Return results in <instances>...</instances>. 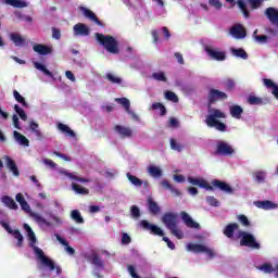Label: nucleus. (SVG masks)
Returning <instances> with one entry per match:
<instances>
[{
    "mask_svg": "<svg viewBox=\"0 0 278 278\" xmlns=\"http://www.w3.org/2000/svg\"><path fill=\"white\" fill-rule=\"evenodd\" d=\"M35 255H37L38 260L43 264V266H47L49 270H55V263L49 257L45 255V251L42 249L36 247V244L30 245Z\"/></svg>",
    "mask_w": 278,
    "mask_h": 278,
    "instance_id": "obj_5",
    "label": "nucleus"
},
{
    "mask_svg": "<svg viewBox=\"0 0 278 278\" xmlns=\"http://www.w3.org/2000/svg\"><path fill=\"white\" fill-rule=\"evenodd\" d=\"M71 218L72 220H75L77 225H84L85 223L84 216H81V213L79 212V210H73L71 212Z\"/></svg>",
    "mask_w": 278,
    "mask_h": 278,
    "instance_id": "obj_37",
    "label": "nucleus"
},
{
    "mask_svg": "<svg viewBox=\"0 0 278 278\" xmlns=\"http://www.w3.org/2000/svg\"><path fill=\"white\" fill-rule=\"evenodd\" d=\"M52 38H54V40H60V38H62V33L60 29L55 27L52 28Z\"/></svg>",
    "mask_w": 278,
    "mask_h": 278,
    "instance_id": "obj_64",
    "label": "nucleus"
},
{
    "mask_svg": "<svg viewBox=\"0 0 278 278\" xmlns=\"http://www.w3.org/2000/svg\"><path fill=\"white\" fill-rule=\"evenodd\" d=\"M153 79L156 81H167L166 74L164 72H156L152 74Z\"/></svg>",
    "mask_w": 278,
    "mask_h": 278,
    "instance_id": "obj_58",
    "label": "nucleus"
},
{
    "mask_svg": "<svg viewBox=\"0 0 278 278\" xmlns=\"http://www.w3.org/2000/svg\"><path fill=\"white\" fill-rule=\"evenodd\" d=\"M256 207H260L261 210H273L275 207V204L271 201H256L254 202Z\"/></svg>",
    "mask_w": 278,
    "mask_h": 278,
    "instance_id": "obj_39",
    "label": "nucleus"
},
{
    "mask_svg": "<svg viewBox=\"0 0 278 278\" xmlns=\"http://www.w3.org/2000/svg\"><path fill=\"white\" fill-rule=\"evenodd\" d=\"M205 52L207 53L211 60H216V62H224L227 59V54L223 51L214 50L212 48H205Z\"/></svg>",
    "mask_w": 278,
    "mask_h": 278,
    "instance_id": "obj_14",
    "label": "nucleus"
},
{
    "mask_svg": "<svg viewBox=\"0 0 278 278\" xmlns=\"http://www.w3.org/2000/svg\"><path fill=\"white\" fill-rule=\"evenodd\" d=\"M148 207L149 212L156 216V214H160V205H157V202L153 201V198H148Z\"/></svg>",
    "mask_w": 278,
    "mask_h": 278,
    "instance_id": "obj_32",
    "label": "nucleus"
},
{
    "mask_svg": "<svg viewBox=\"0 0 278 278\" xmlns=\"http://www.w3.org/2000/svg\"><path fill=\"white\" fill-rule=\"evenodd\" d=\"M229 34L236 40H242V38H247V28L242 24H235L230 27Z\"/></svg>",
    "mask_w": 278,
    "mask_h": 278,
    "instance_id": "obj_8",
    "label": "nucleus"
},
{
    "mask_svg": "<svg viewBox=\"0 0 278 278\" xmlns=\"http://www.w3.org/2000/svg\"><path fill=\"white\" fill-rule=\"evenodd\" d=\"M4 3L7 5H12V8H20V9L27 8L28 5L27 2L22 0H4Z\"/></svg>",
    "mask_w": 278,
    "mask_h": 278,
    "instance_id": "obj_38",
    "label": "nucleus"
},
{
    "mask_svg": "<svg viewBox=\"0 0 278 278\" xmlns=\"http://www.w3.org/2000/svg\"><path fill=\"white\" fill-rule=\"evenodd\" d=\"M115 101H116V103H119V105H122L124 108V110L127 112V114L132 116V118L138 119V115L131 111V102L129 101V99L116 98Z\"/></svg>",
    "mask_w": 278,
    "mask_h": 278,
    "instance_id": "obj_15",
    "label": "nucleus"
},
{
    "mask_svg": "<svg viewBox=\"0 0 278 278\" xmlns=\"http://www.w3.org/2000/svg\"><path fill=\"white\" fill-rule=\"evenodd\" d=\"M7 168L14 175V177H21V172L18 170V166H16V162L12 160L10 156H4Z\"/></svg>",
    "mask_w": 278,
    "mask_h": 278,
    "instance_id": "obj_19",
    "label": "nucleus"
},
{
    "mask_svg": "<svg viewBox=\"0 0 278 278\" xmlns=\"http://www.w3.org/2000/svg\"><path fill=\"white\" fill-rule=\"evenodd\" d=\"M231 53L232 55H235V58H241V60H249V54L242 48H238V49L232 48Z\"/></svg>",
    "mask_w": 278,
    "mask_h": 278,
    "instance_id": "obj_36",
    "label": "nucleus"
},
{
    "mask_svg": "<svg viewBox=\"0 0 278 278\" xmlns=\"http://www.w3.org/2000/svg\"><path fill=\"white\" fill-rule=\"evenodd\" d=\"M206 203L212 207H218L220 205V202L215 197H206Z\"/></svg>",
    "mask_w": 278,
    "mask_h": 278,
    "instance_id": "obj_59",
    "label": "nucleus"
},
{
    "mask_svg": "<svg viewBox=\"0 0 278 278\" xmlns=\"http://www.w3.org/2000/svg\"><path fill=\"white\" fill-rule=\"evenodd\" d=\"M104 78L108 79V81H110L111 84H123V79L112 73H108Z\"/></svg>",
    "mask_w": 278,
    "mask_h": 278,
    "instance_id": "obj_48",
    "label": "nucleus"
},
{
    "mask_svg": "<svg viewBox=\"0 0 278 278\" xmlns=\"http://www.w3.org/2000/svg\"><path fill=\"white\" fill-rule=\"evenodd\" d=\"M161 186L165 188V190H169L174 197H181V191L179 189L175 188L168 180H162Z\"/></svg>",
    "mask_w": 278,
    "mask_h": 278,
    "instance_id": "obj_26",
    "label": "nucleus"
},
{
    "mask_svg": "<svg viewBox=\"0 0 278 278\" xmlns=\"http://www.w3.org/2000/svg\"><path fill=\"white\" fill-rule=\"evenodd\" d=\"M13 97L17 103H21L23 108H27V102L25 101V98L21 96V93L17 90H13Z\"/></svg>",
    "mask_w": 278,
    "mask_h": 278,
    "instance_id": "obj_51",
    "label": "nucleus"
},
{
    "mask_svg": "<svg viewBox=\"0 0 278 278\" xmlns=\"http://www.w3.org/2000/svg\"><path fill=\"white\" fill-rule=\"evenodd\" d=\"M94 36H96V40L102 47H104V49L109 53H113V55L121 53V49L118 48V41L116 40V38H114L113 36H110V35L105 36L101 33H96Z\"/></svg>",
    "mask_w": 278,
    "mask_h": 278,
    "instance_id": "obj_2",
    "label": "nucleus"
},
{
    "mask_svg": "<svg viewBox=\"0 0 278 278\" xmlns=\"http://www.w3.org/2000/svg\"><path fill=\"white\" fill-rule=\"evenodd\" d=\"M24 229L27 232L28 240H29V247H34L36 242H38V239H36V232L31 229V227L28 224H24Z\"/></svg>",
    "mask_w": 278,
    "mask_h": 278,
    "instance_id": "obj_27",
    "label": "nucleus"
},
{
    "mask_svg": "<svg viewBox=\"0 0 278 278\" xmlns=\"http://www.w3.org/2000/svg\"><path fill=\"white\" fill-rule=\"evenodd\" d=\"M237 219L243 227H251V222L249 220V217H247V215L244 214L238 215Z\"/></svg>",
    "mask_w": 278,
    "mask_h": 278,
    "instance_id": "obj_54",
    "label": "nucleus"
},
{
    "mask_svg": "<svg viewBox=\"0 0 278 278\" xmlns=\"http://www.w3.org/2000/svg\"><path fill=\"white\" fill-rule=\"evenodd\" d=\"M263 84L265 87H267L269 90H271V93L274 94L275 99H278V86L273 81V79L264 78Z\"/></svg>",
    "mask_w": 278,
    "mask_h": 278,
    "instance_id": "obj_24",
    "label": "nucleus"
},
{
    "mask_svg": "<svg viewBox=\"0 0 278 278\" xmlns=\"http://www.w3.org/2000/svg\"><path fill=\"white\" fill-rule=\"evenodd\" d=\"M188 251H192V253H204L205 245L199 243H191L188 245Z\"/></svg>",
    "mask_w": 278,
    "mask_h": 278,
    "instance_id": "obj_41",
    "label": "nucleus"
},
{
    "mask_svg": "<svg viewBox=\"0 0 278 278\" xmlns=\"http://www.w3.org/2000/svg\"><path fill=\"white\" fill-rule=\"evenodd\" d=\"M248 103L249 105H262V103H264V100L260 97L251 94L248 97Z\"/></svg>",
    "mask_w": 278,
    "mask_h": 278,
    "instance_id": "obj_45",
    "label": "nucleus"
},
{
    "mask_svg": "<svg viewBox=\"0 0 278 278\" xmlns=\"http://www.w3.org/2000/svg\"><path fill=\"white\" fill-rule=\"evenodd\" d=\"M1 202L9 207V210H18V204L9 195H4L1 198Z\"/></svg>",
    "mask_w": 278,
    "mask_h": 278,
    "instance_id": "obj_28",
    "label": "nucleus"
},
{
    "mask_svg": "<svg viewBox=\"0 0 278 278\" xmlns=\"http://www.w3.org/2000/svg\"><path fill=\"white\" fill-rule=\"evenodd\" d=\"M58 129L62 131V134H65L66 138H75L77 136L66 124L59 123Z\"/></svg>",
    "mask_w": 278,
    "mask_h": 278,
    "instance_id": "obj_25",
    "label": "nucleus"
},
{
    "mask_svg": "<svg viewBox=\"0 0 278 278\" xmlns=\"http://www.w3.org/2000/svg\"><path fill=\"white\" fill-rule=\"evenodd\" d=\"M226 115L219 109H208V115L206 116L205 123L207 127H215L217 131H227V125L218 118H225Z\"/></svg>",
    "mask_w": 278,
    "mask_h": 278,
    "instance_id": "obj_1",
    "label": "nucleus"
},
{
    "mask_svg": "<svg viewBox=\"0 0 278 278\" xmlns=\"http://www.w3.org/2000/svg\"><path fill=\"white\" fill-rule=\"evenodd\" d=\"M148 173L151 175V177H156V178L162 177V169L157 166H153V165L149 166Z\"/></svg>",
    "mask_w": 278,
    "mask_h": 278,
    "instance_id": "obj_44",
    "label": "nucleus"
},
{
    "mask_svg": "<svg viewBox=\"0 0 278 278\" xmlns=\"http://www.w3.org/2000/svg\"><path fill=\"white\" fill-rule=\"evenodd\" d=\"M224 88L227 90V92H231L233 88H236V81L231 78H228L224 81Z\"/></svg>",
    "mask_w": 278,
    "mask_h": 278,
    "instance_id": "obj_52",
    "label": "nucleus"
},
{
    "mask_svg": "<svg viewBox=\"0 0 278 278\" xmlns=\"http://www.w3.org/2000/svg\"><path fill=\"white\" fill-rule=\"evenodd\" d=\"M14 111L16 112V114H18L22 121H27V113H25V111L21 109L18 104L14 105Z\"/></svg>",
    "mask_w": 278,
    "mask_h": 278,
    "instance_id": "obj_55",
    "label": "nucleus"
},
{
    "mask_svg": "<svg viewBox=\"0 0 278 278\" xmlns=\"http://www.w3.org/2000/svg\"><path fill=\"white\" fill-rule=\"evenodd\" d=\"M15 201L20 203L22 210L28 214V212H31V207L29 206V203H27V200H25V197L23 193H17L15 195Z\"/></svg>",
    "mask_w": 278,
    "mask_h": 278,
    "instance_id": "obj_23",
    "label": "nucleus"
},
{
    "mask_svg": "<svg viewBox=\"0 0 278 278\" xmlns=\"http://www.w3.org/2000/svg\"><path fill=\"white\" fill-rule=\"evenodd\" d=\"M189 184L192 186H199V188H204V190H210L211 192H214V187L210 185L205 179L203 178H193V177H188Z\"/></svg>",
    "mask_w": 278,
    "mask_h": 278,
    "instance_id": "obj_13",
    "label": "nucleus"
},
{
    "mask_svg": "<svg viewBox=\"0 0 278 278\" xmlns=\"http://www.w3.org/2000/svg\"><path fill=\"white\" fill-rule=\"evenodd\" d=\"M238 7L240 8L244 18H249V16H251V14L249 13V9H247V3H244V1L242 0H238Z\"/></svg>",
    "mask_w": 278,
    "mask_h": 278,
    "instance_id": "obj_50",
    "label": "nucleus"
},
{
    "mask_svg": "<svg viewBox=\"0 0 278 278\" xmlns=\"http://www.w3.org/2000/svg\"><path fill=\"white\" fill-rule=\"evenodd\" d=\"M151 110H160V116H166V106L160 102L153 103Z\"/></svg>",
    "mask_w": 278,
    "mask_h": 278,
    "instance_id": "obj_49",
    "label": "nucleus"
},
{
    "mask_svg": "<svg viewBox=\"0 0 278 278\" xmlns=\"http://www.w3.org/2000/svg\"><path fill=\"white\" fill-rule=\"evenodd\" d=\"M243 112H244V109H242V106L238 104L230 106V116H232V118H237V119L242 118Z\"/></svg>",
    "mask_w": 278,
    "mask_h": 278,
    "instance_id": "obj_29",
    "label": "nucleus"
},
{
    "mask_svg": "<svg viewBox=\"0 0 278 278\" xmlns=\"http://www.w3.org/2000/svg\"><path fill=\"white\" fill-rule=\"evenodd\" d=\"M240 229V225L238 223H230L225 226L223 233L226 236V238H229L230 240L233 239V233Z\"/></svg>",
    "mask_w": 278,
    "mask_h": 278,
    "instance_id": "obj_18",
    "label": "nucleus"
},
{
    "mask_svg": "<svg viewBox=\"0 0 278 278\" xmlns=\"http://www.w3.org/2000/svg\"><path fill=\"white\" fill-rule=\"evenodd\" d=\"M114 129L122 138H131L134 136V131L129 127L116 125Z\"/></svg>",
    "mask_w": 278,
    "mask_h": 278,
    "instance_id": "obj_21",
    "label": "nucleus"
},
{
    "mask_svg": "<svg viewBox=\"0 0 278 278\" xmlns=\"http://www.w3.org/2000/svg\"><path fill=\"white\" fill-rule=\"evenodd\" d=\"M165 99L167 101H172L173 103H179V98L177 97V94L173 91H166L165 92Z\"/></svg>",
    "mask_w": 278,
    "mask_h": 278,
    "instance_id": "obj_53",
    "label": "nucleus"
},
{
    "mask_svg": "<svg viewBox=\"0 0 278 278\" xmlns=\"http://www.w3.org/2000/svg\"><path fill=\"white\" fill-rule=\"evenodd\" d=\"M56 240H58V242H60V244L65 247V251L70 255H75V249H73L71 245H68V241H66V239L62 238L60 235H56Z\"/></svg>",
    "mask_w": 278,
    "mask_h": 278,
    "instance_id": "obj_35",
    "label": "nucleus"
},
{
    "mask_svg": "<svg viewBox=\"0 0 278 278\" xmlns=\"http://www.w3.org/2000/svg\"><path fill=\"white\" fill-rule=\"evenodd\" d=\"M64 175L72 179L73 181H78L79 184H90V179L76 176L75 173L64 172Z\"/></svg>",
    "mask_w": 278,
    "mask_h": 278,
    "instance_id": "obj_34",
    "label": "nucleus"
},
{
    "mask_svg": "<svg viewBox=\"0 0 278 278\" xmlns=\"http://www.w3.org/2000/svg\"><path fill=\"white\" fill-rule=\"evenodd\" d=\"M139 225L142 227V229L150 231V233L153 236H160L161 238L164 237V230H162V228H160L157 225L149 223L147 219H142Z\"/></svg>",
    "mask_w": 278,
    "mask_h": 278,
    "instance_id": "obj_6",
    "label": "nucleus"
},
{
    "mask_svg": "<svg viewBox=\"0 0 278 278\" xmlns=\"http://www.w3.org/2000/svg\"><path fill=\"white\" fill-rule=\"evenodd\" d=\"M255 181H257V184H264V180L266 179V174H264V172H256L253 175Z\"/></svg>",
    "mask_w": 278,
    "mask_h": 278,
    "instance_id": "obj_57",
    "label": "nucleus"
},
{
    "mask_svg": "<svg viewBox=\"0 0 278 278\" xmlns=\"http://www.w3.org/2000/svg\"><path fill=\"white\" fill-rule=\"evenodd\" d=\"M128 273H129L130 277H132V278H141V277L136 273V267H134L132 265H128Z\"/></svg>",
    "mask_w": 278,
    "mask_h": 278,
    "instance_id": "obj_62",
    "label": "nucleus"
},
{
    "mask_svg": "<svg viewBox=\"0 0 278 278\" xmlns=\"http://www.w3.org/2000/svg\"><path fill=\"white\" fill-rule=\"evenodd\" d=\"M132 218H140V208L136 205H132L130 208Z\"/></svg>",
    "mask_w": 278,
    "mask_h": 278,
    "instance_id": "obj_60",
    "label": "nucleus"
},
{
    "mask_svg": "<svg viewBox=\"0 0 278 278\" xmlns=\"http://www.w3.org/2000/svg\"><path fill=\"white\" fill-rule=\"evenodd\" d=\"M33 51H35V53H39V55H49L53 50L49 46L37 43L33 47Z\"/></svg>",
    "mask_w": 278,
    "mask_h": 278,
    "instance_id": "obj_22",
    "label": "nucleus"
},
{
    "mask_svg": "<svg viewBox=\"0 0 278 278\" xmlns=\"http://www.w3.org/2000/svg\"><path fill=\"white\" fill-rule=\"evenodd\" d=\"M227 98V93L217 89H211L208 92V106L216 103L218 100L225 101Z\"/></svg>",
    "mask_w": 278,
    "mask_h": 278,
    "instance_id": "obj_10",
    "label": "nucleus"
},
{
    "mask_svg": "<svg viewBox=\"0 0 278 278\" xmlns=\"http://www.w3.org/2000/svg\"><path fill=\"white\" fill-rule=\"evenodd\" d=\"M258 270H262V273H265L266 275H270L273 273H276V268L273 267L270 263H265L263 265H260L257 267Z\"/></svg>",
    "mask_w": 278,
    "mask_h": 278,
    "instance_id": "obj_40",
    "label": "nucleus"
},
{
    "mask_svg": "<svg viewBox=\"0 0 278 278\" xmlns=\"http://www.w3.org/2000/svg\"><path fill=\"white\" fill-rule=\"evenodd\" d=\"M79 10L80 12H83L85 18H88L92 23H96V25H99V27H103V22H101V20H99V17L97 16V14L92 12L90 9L80 7Z\"/></svg>",
    "mask_w": 278,
    "mask_h": 278,
    "instance_id": "obj_11",
    "label": "nucleus"
},
{
    "mask_svg": "<svg viewBox=\"0 0 278 278\" xmlns=\"http://www.w3.org/2000/svg\"><path fill=\"white\" fill-rule=\"evenodd\" d=\"M253 38L260 45H264V43L268 42V36H266V35H257V29L254 30Z\"/></svg>",
    "mask_w": 278,
    "mask_h": 278,
    "instance_id": "obj_47",
    "label": "nucleus"
},
{
    "mask_svg": "<svg viewBox=\"0 0 278 278\" xmlns=\"http://www.w3.org/2000/svg\"><path fill=\"white\" fill-rule=\"evenodd\" d=\"M127 179L130 181V184H132V186H136L137 188L142 186V180L137 176L131 175L130 173H127Z\"/></svg>",
    "mask_w": 278,
    "mask_h": 278,
    "instance_id": "obj_46",
    "label": "nucleus"
},
{
    "mask_svg": "<svg viewBox=\"0 0 278 278\" xmlns=\"http://www.w3.org/2000/svg\"><path fill=\"white\" fill-rule=\"evenodd\" d=\"M211 186L212 188H217V190H220L222 192H226V194H233V188L223 180L214 179L211 181Z\"/></svg>",
    "mask_w": 278,
    "mask_h": 278,
    "instance_id": "obj_9",
    "label": "nucleus"
},
{
    "mask_svg": "<svg viewBox=\"0 0 278 278\" xmlns=\"http://www.w3.org/2000/svg\"><path fill=\"white\" fill-rule=\"evenodd\" d=\"M208 3L216 10H220V8H223V3H220V0H208Z\"/></svg>",
    "mask_w": 278,
    "mask_h": 278,
    "instance_id": "obj_61",
    "label": "nucleus"
},
{
    "mask_svg": "<svg viewBox=\"0 0 278 278\" xmlns=\"http://www.w3.org/2000/svg\"><path fill=\"white\" fill-rule=\"evenodd\" d=\"M37 71H41V73L46 74L47 77H53V73L47 68V66L42 65V63L35 62L34 64Z\"/></svg>",
    "mask_w": 278,
    "mask_h": 278,
    "instance_id": "obj_43",
    "label": "nucleus"
},
{
    "mask_svg": "<svg viewBox=\"0 0 278 278\" xmlns=\"http://www.w3.org/2000/svg\"><path fill=\"white\" fill-rule=\"evenodd\" d=\"M30 216L38 223L39 225H46V227H51V222H47L43 217L38 213H31Z\"/></svg>",
    "mask_w": 278,
    "mask_h": 278,
    "instance_id": "obj_42",
    "label": "nucleus"
},
{
    "mask_svg": "<svg viewBox=\"0 0 278 278\" xmlns=\"http://www.w3.org/2000/svg\"><path fill=\"white\" fill-rule=\"evenodd\" d=\"M239 238L241 247H248L249 249H254V250H260L261 244L255 240V236L251 235L250 232L247 231H239Z\"/></svg>",
    "mask_w": 278,
    "mask_h": 278,
    "instance_id": "obj_4",
    "label": "nucleus"
},
{
    "mask_svg": "<svg viewBox=\"0 0 278 278\" xmlns=\"http://www.w3.org/2000/svg\"><path fill=\"white\" fill-rule=\"evenodd\" d=\"M162 223L165 225L167 229L178 238V240H181L184 238V232L177 228V214L176 213H165L162 216Z\"/></svg>",
    "mask_w": 278,
    "mask_h": 278,
    "instance_id": "obj_3",
    "label": "nucleus"
},
{
    "mask_svg": "<svg viewBox=\"0 0 278 278\" xmlns=\"http://www.w3.org/2000/svg\"><path fill=\"white\" fill-rule=\"evenodd\" d=\"M181 220L189 229H201V225L190 217L186 211L180 212Z\"/></svg>",
    "mask_w": 278,
    "mask_h": 278,
    "instance_id": "obj_12",
    "label": "nucleus"
},
{
    "mask_svg": "<svg viewBox=\"0 0 278 278\" xmlns=\"http://www.w3.org/2000/svg\"><path fill=\"white\" fill-rule=\"evenodd\" d=\"M170 149L180 153V151H184V146H181V143H177V140L170 139Z\"/></svg>",
    "mask_w": 278,
    "mask_h": 278,
    "instance_id": "obj_56",
    "label": "nucleus"
},
{
    "mask_svg": "<svg viewBox=\"0 0 278 278\" xmlns=\"http://www.w3.org/2000/svg\"><path fill=\"white\" fill-rule=\"evenodd\" d=\"M13 136H14L16 142H18V144H21L22 147H29V139H27L21 132L14 130Z\"/></svg>",
    "mask_w": 278,
    "mask_h": 278,
    "instance_id": "obj_30",
    "label": "nucleus"
},
{
    "mask_svg": "<svg viewBox=\"0 0 278 278\" xmlns=\"http://www.w3.org/2000/svg\"><path fill=\"white\" fill-rule=\"evenodd\" d=\"M0 225H2V227L5 229V231H8V233H11V236H13L15 238V240H17L16 247L18 249H21L23 247V242H24L23 233H21V230H18V229L13 230L10 227V225H8V223H5V222H1Z\"/></svg>",
    "mask_w": 278,
    "mask_h": 278,
    "instance_id": "obj_7",
    "label": "nucleus"
},
{
    "mask_svg": "<svg viewBox=\"0 0 278 278\" xmlns=\"http://www.w3.org/2000/svg\"><path fill=\"white\" fill-rule=\"evenodd\" d=\"M216 152L218 153V155H233V148H231V146H229V143L225 142V141H219L217 143V150Z\"/></svg>",
    "mask_w": 278,
    "mask_h": 278,
    "instance_id": "obj_16",
    "label": "nucleus"
},
{
    "mask_svg": "<svg viewBox=\"0 0 278 278\" xmlns=\"http://www.w3.org/2000/svg\"><path fill=\"white\" fill-rule=\"evenodd\" d=\"M72 190L76 193V194H83V195H87L90 194V190L86 187H81L80 185L73 182L72 184Z\"/></svg>",
    "mask_w": 278,
    "mask_h": 278,
    "instance_id": "obj_33",
    "label": "nucleus"
},
{
    "mask_svg": "<svg viewBox=\"0 0 278 278\" xmlns=\"http://www.w3.org/2000/svg\"><path fill=\"white\" fill-rule=\"evenodd\" d=\"M10 41L13 42L16 47H25L27 45V39H25L21 34L18 33H11L9 35Z\"/></svg>",
    "mask_w": 278,
    "mask_h": 278,
    "instance_id": "obj_17",
    "label": "nucleus"
},
{
    "mask_svg": "<svg viewBox=\"0 0 278 278\" xmlns=\"http://www.w3.org/2000/svg\"><path fill=\"white\" fill-rule=\"evenodd\" d=\"M74 34L76 36H90V28L84 23H78L74 26Z\"/></svg>",
    "mask_w": 278,
    "mask_h": 278,
    "instance_id": "obj_20",
    "label": "nucleus"
},
{
    "mask_svg": "<svg viewBox=\"0 0 278 278\" xmlns=\"http://www.w3.org/2000/svg\"><path fill=\"white\" fill-rule=\"evenodd\" d=\"M131 243V237L127 232H124L122 235V244H130Z\"/></svg>",
    "mask_w": 278,
    "mask_h": 278,
    "instance_id": "obj_63",
    "label": "nucleus"
},
{
    "mask_svg": "<svg viewBox=\"0 0 278 278\" xmlns=\"http://www.w3.org/2000/svg\"><path fill=\"white\" fill-rule=\"evenodd\" d=\"M89 261L91 262V264H93V266H96V268H104L105 266L103 260H101V257H99V254L97 253L91 254Z\"/></svg>",
    "mask_w": 278,
    "mask_h": 278,
    "instance_id": "obj_31",
    "label": "nucleus"
}]
</instances>
